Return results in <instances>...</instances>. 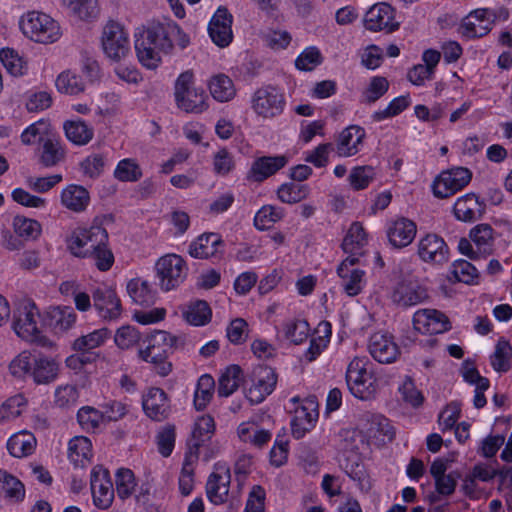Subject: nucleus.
<instances>
[{
  "mask_svg": "<svg viewBox=\"0 0 512 512\" xmlns=\"http://www.w3.org/2000/svg\"><path fill=\"white\" fill-rule=\"evenodd\" d=\"M485 210L486 202L475 193H467L459 197L453 205L455 218L462 222L481 220Z\"/></svg>",
  "mask_w": 512,
  "mask_h": 512,
  "instance_id": "4be33fe9",
  "label": "nucleus"
},
{
  "mask_svg": "<svg viewBox=\"0 0 512 512\" xmlns=\"http://www.w3.org/2000/svg\"><path fill=\"white\" fill-rule=\"evenodd\" d=\"M105 158L100 153H92L80 162L82 173L91 178H98L104 170Z\"/></svg>",
  "mask_w": 512,
  "mask_h": 512,
  "instance_id": "69168bd1",
  "label": "nucleus"
},
{
  "mask_svg": "<svg viewBox=\"0 0 512 512\" xmlns=\"http://www.w3.org/2000/svg\"><path fill=\"white\" fill-rule=\"evenodd\" d=\"M288 162L289 158L284 154L257 157L247 171L245 180L249 183H263L283 169Z\"/></svg>",
  "mask_w": 512,
  "mask_h": 512,
  "instance_id": "f8f14e48",
  "label": "nucleus"
},
{
  "mask_svg": "<svg viewBox=\"0 0 512 512\" xmlns=\"http://www.w3.org/2000/svg\"><path fill=\"white\" fill-rule=\"evenodd\" d=\"M390 298L395 305L405 308L421 303L427 294L419 285L401 280L394 286Z\"/></svg>",
  "mask_w": 512,
  "mask_h": 512,
  "instance_id": "a878e982",
  "label": "nucleus"
},
{
  "mask_svg": "<svg viewBox=\"0 0 512 512\" xmlns=\"http://www.w3.org/2000/svg\"><path fill=\"white\" fill-rule=\"evenodd\" d=\"M63 129L66 138L77 146L88 144L94 136V128L80 118L65 121Z\"/></svg>",
  "mask_w": 512,
  "mask_h": 512,
  "instance_id": "7c9ffc66",
  "label": "nucleus"
},
{
  "mask_svg": "<svg viewBox=\"0 0 512 512\" xmlns=\"http://www.w3.org/2000/svg\"><path fill=\"white\" fill-rule=\"evenodd\" d=\"M36 444V438L32 433L21 431L8 439L7 449L13 457L22 458L31 455L35 451Z\"/></svg>",
  "mask_w": 512,
  "mask_h": 512,
  "instance_id": "72a5a7b5",
  "label": "nucleus"
},
{
  "mask_svg": "<svg viewBox=\"0 0 512 512\" xmlns=\"http://www.w3.org/2000/svg\"><path fill=\"white\" fill-rule=\"evenodd\" d=\"M231 482L230 468L225 463H216L206 483V494L215 505L223 504L228 499Z\"/></svg>",
  "mask_w": 512,
  "mask_h": 512,
  "instance_id": "dca6fc26",
  "label": "nucleus"
},
{
  "mask_svg": "<svg viewBox=\"0 0 512 512\" xmlns=\"http://www.w3.org/2000/svg\"><path fill=\"white\" fill-rule=\"evenodd\" d=\"M59 374V363L50 357L39 354L33 357L31 378L36 384H49Z\"/></svg>",
  "mask_w": 512,
  "mask_h": 512,
  "instance_id": "cd10ccee",
  "label": "nucleus"
},
{
  "mask_svg": "<svg viewBox=\"0 0 512 512\" xmlns=\"http://www.w3.org/2000/svg\"><path fill=\"white\" fill-rule=\"evenodd\" d=\"M113 175L120 182H137L143 172L136 159L124 158L117 163Z\"/></svg>",
  "mask_w": 512,
  "mask_h": 512,
  "instance_id": "79ce46f5",
  "label": "nucleus"
},
{
  "mask_svg": "<svg viewBox=\"0 0 512 512\" xmlns=\"http://www.w3.org/2000/svg\"><path fill=\"white\" fill-rule=\"evenodd\" d=\"M417 226H389L386 235L394 248H404L412 243L417 233Z\"/></svg>",
  "mask_w": 512,
  "mask_h": 512,
  "instance_id": "49530a36",
  "label": "nucleus"
},
{
  "mask_svg": "<svg viewBox=\"0 0 512 512\" xmlns=\"http://www.w3.org/2000/svg\"><path fill=\"white\" fill-rule=\"evenodd\" d=\"M73 15L83 21H93L99 14L97 0H67Z\"/></svg>",
  "mask_w": 512,
  "mask_h": 512,
  "instance_id": "6e6d98bb",
  "label": "nucleus"
},
{
  "mask_svg": "<svg viewBox=\"0 0 512 512\" xmlns=\"http://www.w3.org/2000/svg\"><path fill=\"white\" fill-rule=\"evenodd\" d=\"M134 38L137 58L147 69H156L162 62L161 55L172 53L174 42L180 49L190 44V37L171 19L147 22L136 29Z\"/></svg>",
  "mask_w": 512,
  "mask_h": 512,
  "instance_id": "f257e3e1",
  "label": "nucleus"
},
{
  "mask_svg": "<svg viewBox=\"0 0 512 512\" xmlns=\"http://www.w3.org/2000/svg\"><path fill=\"white\" fill-rule=\"evenodd\" d=\"M451 276L449 280L455 282H462L465 284H476L479 274L477 269L466 260H456L450 270Z\"/></svg>",
  "mask_w": 512,
  "mask_h": 512,
  "instance_id": "3c124183",
  "label": "nucleus"
},
{
  "mask_svg": "<svg viewBox=\"0 0 512 512\" xmlns=\"http://www.w3.org/2000/svg\"><path fill=\"white\" fill-rule=\"evenodd\" d=\"M77 420L84 430L95 431L103 421V414L93 407L84 406L79 409Z\"/></svg>",
  "mask_w": 512,
  "mask_h": 512,
  "instance_id": "e2e57ef3",
  "label": "nucleus"
},
{
  "mask_svg": "<svg viewBox=\"0 0 512 512\" xmlns=\"http://www.w3.org/2000/svg\"><path fill=\"white\" fill-rule=\"evenodd\" d=\"M366 130L356 124H351L339 132L335 139V151L339 157H352L357 155L366 138Z\"/></svg>",
  "mask_w": 512,
  "mask_h": 512,
  "instance_id": "a211bd4d",
  "label": "nucleus"
},
{
  "mask_svg": "<svg viewBox=\"0 0 512 512\" xmlns=\"http://www.w3.org/2000/svg\"><path fill=\"white\" fill-rule=\"evenodd\" d=\"M212 165L215 175L225 177L235 169V160L229 150L226 147H222L214 153Z\"/></svg>",
  "mask_w": 512,
  "mask_h": 512,
  "instance_id": "bf43d9fd",
  "label": "nucleus"
},
{
  "mask_svg": "<svg viewBox=\"0 0 512 512\" xmlns=\"http://www.w3.org/2000/svg\"><path fill=\"white\" fill-rule=\"evenodd\" d=\"M26 405L27 400L22 394L10 397L0 406V422L15 419Z\"/></svg>",
  "mask_w": 512,
  "mask_h": 512,
  "instance_id": "680f3d73",
  "label": "nucleus"
},
{
  "mask_svg": "<svg viewBox=\"0 0 512 512\" xmlns=\"http://www.w3.org/2000/svg\"><path fill=\"white\" fill-rule=\"evenodd\" d=\"M208 89L214 100L220 103L229 102L236 96L233 80L224 73H218L208 81Z\"/></svg>",
  "mask_w": 512,
  "mask_h": 512,
  "instance_id": "c756f323",
  "label": "nucleus"
},
{
  "mask_svg": "<svg viewBox=\"0 0 512 512\" xmlns=\"http://www.w3.org/2000/svg\"><path fill=\"white\" fill-rule=\"evenodd\" d=\"M323 55L316 46L304 48L295 59V67L299 71L310 72L323 63Z\"/></svg>",
  "mask_w": 512,
  "mask_h": 512,
  "instance_id": "603ef678",
  "label": "nucleus"
},
{
  "mask_svg": "<svg viewBox=\"0 0 512 512\" xmlns=\"http://www.w3.org/2000/svg\"><path fill=\"white\" fill-rule=\"evenodd\" d=\"M368 349L370 355L379 363L390 364L400 354V350L392 335L376 332L369 339Z\"/></svg>",
  "mask_w": 512,
  "mask_h": 512,
  "instance_id": "aec40b11",
  "label": "nucleus"
},
{
  "mask_svg": "<svg viewBox=\"0 0 512 512\" xmlns=\"http://www.w3.org/2000/svg\"><path fill=\"white\" fill-rule=\"evenodd\" d=\"M243 380L242 370L238 365H230L218 380V395L228 397L233 394Z\"/></svg>",
  "mask_w": 512,
  "mask_h": 512,
  "instance_id": "e433bc0d",
  "label": "nucleus"
},
{
  "mask_svg": "<svg viewBox=\"0 0 512 512\" xmlns=\"http://www.w3.org/2000/svg\"><path fill=\"white\" fill-rule=\"evenodd\" d=\"M215 388V382L212 376L202 375L197 382L194 393V406L198 411L204 410L211 401Z\"/></svg>",
  "mask_w": 512,
  "mask_h": 512,
  "instance_id": "de8ad7c7",
  "label": "nucleus"
},
{
  "mask_svg": "<svg viewBox=\"0 0 512 512\" xmlns=\"http://www.w3.org/2000/svg\"><path fill=\"white\" fill-rule=\"evenodd\" d=\"M193 73H181L175 82V101L179 109L187 113H202L208 108L207 94L202 88H193Z\"/></svg>",
  "mask_w": 512,
  "mask_h": 512,
  "instance_id": "423d86ee",
  "label": "nucleus"
},
{
  "mask_svg": "<svg viewBox=\"0 0 512 512\" xmlns=\"http://www.w3.org/2000/svg\"><path fill=\"white\" fill-rule=\"evenodd\" d=\"M233 16L225 6H219L208 23V34L212 42L225 48L233 40Z\"/></svg>",
  "mask_w": 512,
  "mask_h": 512,
  "instance_id": "2eb2a0df",
  "label": "nucleus"
},
{
  "mask_svg": "<svg viewBox=\"0 0 512 512\" xmlns=\"http://www.w3.org/2000/svg\"><path fill=\"white\" fill-rule=\"evenodd\" d=\"M215 430L214 419L210 415L199 417L192 431V438L188 442L189 454L198 458V449L204 442L208 441Z\"/></svg>",
  "mask_w": 512,
  "mask_h": 512,
  "instance_id": "c85d7f7f",
  "label": "nucleus"
},
{
  "mask_svg": "<svg viewBox=\"0 0 512 512\" xmlns=\"http://www.w3.org/2000/svg\"><path fill=\"white\" fill-rule=\"evenodd\" d=\"M309 194L307 184L287 182L281 184L277 189V196L283 203L294 204L305 199Z\"/></svg>",
  "mask_w": 512,
  "mask_h": 512,
  "instance_id": "a18cd8bd",
  "label": "nucleus"
},
{
  "mask_svg": "<svg viewBox=\"0 0 512 512\" xmlns=\"http://www.w3.org/2000/svg\"><path fill=\"white\" fill-rule=\"evenodd\" d=\"M418 255L424 262L443 264L449 259V249L441 237L427 234L419 241Z\"/></svg>",
  "mask_w": 512,
  "mask_h": 512,
  "instance_id": "5701e85b",
  "label": "nucleus"
},
{
  "mask_svg": "<svg viewBox=\"0 0 512 512\" xmlns=\"http://www.w3.org/2000/svg\"><path fill=\"white\" fill-rule=\"evenodd\" d=\"M412 103L409 93L399 95L393 98L384 109L374 111L371 118L374 122H382L384 120L396 117L404 112Z\"/></svg>",
  "mask_w": 512,
  "mask_h": 512,
  "instance_id": "4c0bfd02",
  "label": "nucleus"
},
{
  "mask_svg": "<svg viewBox=\"0 0 512 512\" xmlns=\"http://www.w3.org/2000/svg\"><path fill=\"white\" fill-rule=\"evenodd\" d=\"M512 346L504 339H500L495 351L490 357L493 369L497 372H507L511 367Z\"/></svg>",
  "mask_w": 512,
  "mask_h": 512,
  "instance_id": "8fccbe9b",
  "label": "nucleus"
},
{
  "mask_svg": "<svg viewBox=\"0 0 512 512\" xmlns=\"http://www.w3.org/2000/svg\"><path fill=\"white\" fill-rule=\"evenodd\" d=\"M337 274L341 279L343 290L348 296H356L362 291L365 284L364 270L343 271L342 273L337 272Z\"/></svg>",
  "mask_w": 512,
  "mask_h": 512,
  "instance_id": "5fc2aeb1",
  "label": "nucleus"
},
{
  "mask_svg": "<svg viewBox=\"0 0 512 512\" xmlns=\"http://www.w3.org/2000/svg\"><path fill=\"white\" fill-rule=\"evenodd\" d=\"M56 87L60 93L77 95L84 91L85 83L80 75L71 71H63L56 79Z\"/></svg>",
  "mask_w": 512,
  "mask_h": 512,
  "instance_id": "864d4df0",
  "label": "nucleus"
},
{
  "mask_svg": "<svg viewBox=\"0 0 512 512\" xmlns=\"http://www.w3.org/2000/svg\"><path fill=\"white\" fill-rule=\"evenodd\" d=\"M33 357L30 352L23 351L16 356L9 365L11 374L18 378L31 377L33 368Z\"/></svg>",
  "mask_w": 512,
  "mask_h": 512,
  "instance_id": "0e129e2a",
  "label": "nucleus"
},
{
  "mask_svg": "<svg viewBox=\"0 0 512 512\" xmlns=\"http://www.w3.org/2000/svg\"><path fill=\"white\" fill-rule=\"evenodd\" d=\"M185 320L194 326H203L210 322L212 311L204 300H197L190 303L183 312Z\"/></svg>",
  "mask_w": 512,
  "mask_h": 512,
  "instance_id": "a19ab883",
  "label": "nucleus"
},
{
  "mask_svg": "<svg viewBox=\"0 0 512 512\" xmlns=\"http://www.w3.org/2000/svg\"><path fill=\"white\" fill-rule=\"evenodd\" d=\"M19 27L25 37L30 40L50 44L59 40L61 28L50 15L41 11H28L19 20Z\"/></svg>",
  "mask_w": 512,
  "mask_h": 512,
  "instance_id": "f03ea898",
  "label": "nucleus"
},
{
  "mask_svg": "<svg viewBox=\"0 0 512 512\" xmlns=\"http://www.w3.org/2000/svg\"><path fill=\"white\" fill-rule=\"evenodd\" d=\"M0 487L4 491L6 497L16 502L24 499V485L17 478L8 474L4 470H0Z\"/></svg>",
  "mask_w": 512,
  "mask_h": 512,
  "instance_id": "13d9d810",
  "label": "nucleus"
},
{
  "mask_svg": "<svg viewBox=\"0 0 512 512\" xmlns=\"http://www.w3.org/2000/svg\"><path fill=\"white\" fill-rule=\"evenodd\" d=\"M414 328L422 334H441L450 330L448 317L436 309H420L413 316Z\"/></svg>",
  "mask_w": 512,
  "mask_h": 512,
  "instance_id": "6ab92c4d",
  "label": "nucleus"
},
{
  "mask_svg": "<svg viewBox=\"0 0 512 512\" xmlns=\"http://www.w3.org/2000/svg\"><path fill=\"white\" fill-rule=\"evenodd\" d=\"M116 492L119 498H128L135 487L134 474L129 469H119L116 473Z\"/></svg>",
  "mask_w": 512,
  "mask_h": 512,
  "instance_id": "774afa93",
  "label": "nucleus"
},
{
  "mask_svg": "<svg viewBox=\"0 0 512 512\" xmlns=\"http://www.w3.org/2000/svg\"><path fill=\"white\" fill-rule=\"evenodd\" d=\"M367 434L377 444L382 445L394 439L395 430L386 417L377 414L368 420Z\"/></svg>",
  "mask_w": 512,
  "mask_h": 512,
  "instance_id": "2f4dec72",
  "label": "nucleus"
},
{
  "mask_svg": "<svg viewBox=\"0 0 512 512\" xmlns=\"http://www.w3.org/2000/svg\"><path fill=\"white\" fill-rule=\"evenodd\" d=\"M175 427L167 425L160 430L156 436L158 451L163 457H169L175 445Z\"/></svg>",
  "mask_w": 512,
  "mask_h": 512,
  "instance_id": "338daca9",
  "label": "nucleus"
},
{
  "mask_svg": "<svg viewBox=\"0 0 512 512\" xmlns=\"http://www.w3.org/2000/svg\"><path fill=\"white\" fill-rule=\"evenodd\" d=\"M110 332L106 328L94 330L87 335L78 337L73 343V349L77 352L86 353L101 346L108 339Z\"/></svg>",
  "mask_w": 512,
  "mask_h": 512,
  "instance_id": "09e8293b",
  "label": "nucleus"
},
{
  "mask_svg": "<svg viewBox=\"0 0 512 512\" xmlns=\"http://www.w3.org/2000/svg\"><path fill=\"white\" fill-rule=\"evenodd\" d=\"M309 324L302 319L288 320L284 324L285 337L294 344H301L309 336Z\"/></svg>",
  "mask_w": 512,
  "mask_h": 512,
  "instance_id": "052dcab7",
  "label": "nucleus"
},
{
  "mask_svg": "<svg viewBox=\"0 0 512 512\" xmlns=\"http://www.w3.org/2000/svg\"><path fill=\"white\" fill-rule=\"evenodd\" d=\"M156 279L159 287L171 291L179 287L188 275L186 261L177 254H166L155 263Z\"/></svg>",
  "mask_w": 512,
  "mask_h": 512,
  "instance_id": "0eeeda50",
  "label": "nucleus"
},
{
  "mask_svg": "<svg viewBox=\"0 0 512 512\" xmlns=\"http://www.w3.org/2000/svg\"><path fill=\"white\" fill-rule=\"evenodd\" d=\"M0 61L12 76L18 77L27 73L28 64L26 60L13 48H1Z\"/></svg>",
  "mask_w": 512,
  "mask_h": 512,
  "instance_id": "58836bf2",
  "label": "nucleus"
},
{
  "mask_svg": "<svg viewBox=\"0 0 512 512\" xmlns=\"http://www.w3.org/2000/svg\"><path fill=\"white\" fill-rule=\"evenodd\" d=\"M94 307L104 319H117L122 312L120 299L110 287H98L92 294Z\"/></svg>",
  "mask_w": 512,
  "mask_h": 512,
  "instance_id": "b1692460",
  "label": "nucleus"
},
{
  "mask_svg": "<svg viewBox=\"0 0 512 512\" xmlns=\"http://www.w3.org/2000/svg\"><path fill=\"white\" fill-rule=\"evenodd\" d=\"M39 317L40 314L34 302L31 300L21 301L14 311V331L26 341L35 342L41 346H51L52 343L40 334Z\"/></svg>",
  "mask_w": 512,
  "mask_h": 512,
  "instance_id": "20e7f679",
  "label": "nucleus"
},
{
  "mask_svg": "<svg viewBox=\"0 0 512 512\" xmlns=\"http://www.w3.org/2000/svg\"><path fill=\"white\" fill-rule=\"evenodd\" d=\"M220 237L215 233L202 234L190 244L189 254L194 258H207L214 254L215 246L220 243Z\"/></svg>",
  "mask_w": 512,
  "mask_h": 512,
  "instance_id": "37998d69",
  "label": "nucleus"
},
{
  "mask_svg": "<svg viewBox=\"0 0 512 512\" xmlns=\"http://www.w3.org/2000/svg\"><path fill=\"white\" fill-rule=\"evenodd\" d=\"M375 177V170L370 165L356 166L352 168L348 181L354 191L368 188Z\"/></svg>",
  "mask_w": 512,
  "mask_h": 512,
  "instance_id": "4d7b16f0",
  "label": "nucleus"
},
{
  "mask_svg": "<svg viewBox=\"0 0 512 512\" xmlns=\"http://www.w3.org/2000/svg\"><path fill=\"white\" fill-rule=\"evenodd\" d=\"M389 81L383 76H373L367 87L362 91L361 102L373 104L380 100L389 90Z\"/></svg>",
  "mask_w": 512,
  "mask_h": 512,
  "instance_id": "c03bdc74",
  "label": "nucleus"
},
{
  "mask_svg": "<svg viewBox=\"0 0 512 512\" xmlns=\"http://www.w3.org/2000/svg\"><path fill=\"white\" fill-rule=\"evenodd\" d=\"M107 232L103 226L78 227L68 238V249L76 257H88L98 243L107 240Z\"/></svg>",
  "mask_w": 512,
  "mask_h": 512,
  "instance_id": "1a4fd4ad",
  "label": "nucleus"
},
{
  "mask_svg": "<svg viewBox=\"0 0 512 512\" xmlns=\"http://www.w3.org/2000/svg\"><path fill=\"white\" fill-rule=\"evenodd\" d=\"M364 26L372 32L391 33L399 28L395 19V9L386 2L374 4L365 14Z\"/></svg>",
  "mask_w": 512,
  "mask_h": 512,
  "instance_id": "ddd939ff",
  "label": "nucleus"
},
{
  "mask_svg": "<svg viewBox=\"0 0 512 512\" xmlns=\"http://www.w3.org/2000/svg\"><path fill=\"white\" fill-rule=\"evenodd\" d=\"M92 456L91 441L85 436H76L68 443V458L77 466H84Z\"/></svg>",
  "mask_w": 512,
  "mask_h": 512,
  "instance_id": "f704fd0d",
  "label": "nucleus"
},
{
  "mask_svg": "<svg viewBox=\"0 0 512 512\" xmlns=\"http://www.w3.org/2000/svg\"><path fill=\"white\" fill-rule=\"evenodd\" d=\"M64 157V149L59 139L46 135L41 143L40 162L45 167H52Z\"/></svg>",
  "mask_w": 512,
  "mask_h": 512,
  "instance_id": "ea45409f",
  "label": "nucleus"
},
{
  "mask_svg": "<svg viewBox=\"0 0 512 512\" xmlns=\"http://www.w3.org/2000/svg\"><path fill=\"white\" fill-rule=\"evenodd\" d=\"M318 404L315 397H309L295 408L294 416L291 420L292 435L296 439H301L306 433L311 431L318 419Z\"/></svg>",
  "mask_w": 512,
  "mask_h": 512,
  "instance_id": "f3484780",
  "label": "nucleus"
},
{
  "mask_svg": "<svg viewBox=\"0 0 512 512\" xmlns=\"http://www.w3.org/2000/svg\"><path fill=\"white\" fill-rule=\"evenodd\" d=\"M368 242L369 236L363 226H350L343 239L342 249L345 253L364 254Z\"/></svg>",
  "mask_w": 512,
  "mask_h": 512,
  "instance_id": "c9c22d12",
  "label": "nucleus"
},
{
  "mask_svg": "<svg viewBox=\"0 0 512 512\" xmlns=\"http://www.w3.org/2000/svg\"><path fill=\"white\" fill-rule=\"evenodd\" d=\"M277 374L269 366H259L254 370V383L249 388L247 397L252 403H261L276 386Z\"/></svg>",
  "mask_w": 512,
  "mask_h": 512,
  "instance_id": "412c9836",
  "label": "nucleus"
},
{
  "mask_svg": "<svg viewBox=\"0 0 512 512\" xmlns=\"http://www.w3.org/2000/svg\"><path fill=\"white\" fill-rule=\"evenodd\" d=\"M366 357H355L346 371V382L350 392L359 399H368L374 392L372 375L368 372Z\"/></svg>",
  "mask_w": 512,
  "mask_h": 512,
  "instance_id": "9d476101",
  "label": "nucleus"
},
{
  "mask_svg": "<svg viewBox=\"0 0 512 512\" xmlns=\"http://www.w3.org/2000/svg\"><path fill=\"white\" fill-rule=\"evenodd\" d=\"M142 406L145 414L152 420L163 421L170 413V404L161 388L152 387L143 395Z\"/></svg>",
  "mask_w": 512,
  "mask_h": 512,
  "instance_id": "393cba45",
  "label": "nucleus"
},
{
  "mask_svg": "<svg viewBox=\"0 0 512 512\" xmlns=\"http://www.w3.org/2000/svg\"><path fill=\"white\" fill-rule=\"evenodd\" d=\"M90 485L95 506L102 510L108 509L114 499L109 471L101 465H96L91 471Z\"/></svg>",
  "mask_w": 512,
  "mask_h": 512,
  "instance_id": "4468645a",
  "label": "nucleus"
},
{
  "mask_svg": "<svg viewBox=\"0 0 512 512\" xmlns=\"http://www.w3.org/2000/svg\"><path fill=\"white\" fill-rule=\"evenodd\" d=\"M472 180L467 167L453 166L442 170L432 181L431 192L437 199H447L463 190Z\"/></svg>",
  "mask_w": 512,
  "mask_h": 512,
  "instance_id": "6e6552de",
  "label": "nucleus"
},
{
  "mask_svg": "<svg viewBox=\"0 0 512 512\" xmlns=\"http://www.w3.org/2000/svg\"><path fill=\"white\" fill-rule=\"evenodd\" d=\"M177 340L176 336L166 331H157L151 336L149 345L139 350V357L153 364L160 376H167L172 371V364L167 358L173 352Z\"/></svg>",
  "mask_w": 512,
  "mask_h": 512,
  "instance_id": "7ed1b4c3",
  "label": "nucleus"
},
{
  "mask_svg": "<svg viewBox=\"0 0 512 512\" xmlns=\"http://www.w3.org/2000/svg\"><path fill=\"white\" fill-rule=\"evenodd\" d=\"M284 91L272 84L262 85L251 96V108L254 113L264 119L280 116L286 107Z\"/></svg>",
  "mask_w": 512,
  "mask_h": 512,
  "instance_id": "39448f33",
  "label": "nucleus"
},
{
  "mask_svg": "<svg viewBox=\"0 0 512 512\" xmlns=\"http://www.w3.org/2000/svg\"><path fill=\"white\" fill-rule=\"evenodd\" d=\"M60 202L67 210L81 213L90 204V193L82 185L68 184L60 193Z\"/></svg>",
  "mask_w": 512,
  "mask_h": 512,
  "instance_id": "bb28decb",
  "label": "nucleus"
},
{
  "mask_svg": "<svg viewBox=\"0 0 512 512\" xmlns=\"http://www.w3.org/2000/svg\"><path fill=\"white\" fill-rule=\"evenodd\" d=\"M127 292L132 301L141 306H151L156 301V291L151 284L140 278H135L127 283Z\"/></svg>",
  "mask_w": 512,
  "mask_h": 512,
  "instance_id": "473e14b6",
  "label": "nucleus"
},
{
  "mask_svg": "<svg viewBox=\"0 0 512 512\" xmlns=\"http://www.w3.org/2000/svg\"><path fill=\"white\" fill-rule=\"evenodd\" d=\"M101 43L105 55L115 61L124 57L130 50L128 33L121 24L113 20L104 26Z\"/></svg>",
  "mask_w": 512,
  "mask_h": 512,
  "instance_id": "9b49d317",
  "label": "nucleus"
}]
</instances>
